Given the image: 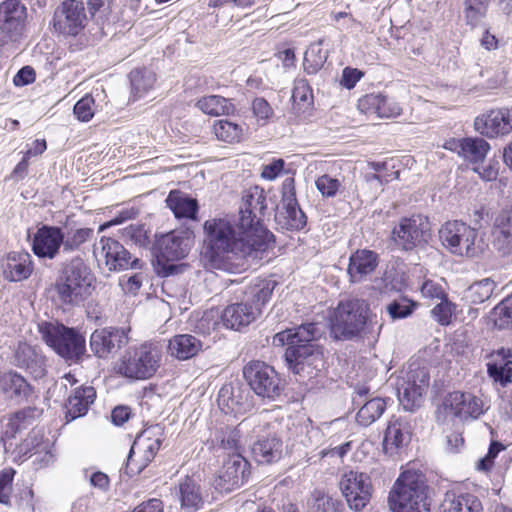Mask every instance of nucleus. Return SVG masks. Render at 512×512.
I'll use <instances>...</instances> for the list:
<instances>
[{"instance_id":"51","label":"nucleus","mask_w":512,"mask_h":512,"mask_svg":"<svg viewBox=\"0 0 512 512\" xmlns=\"http://www.w3.org/2000/svg\"><path fill=\"white\" fill-rule=\"evenodd\" d=\"M492 318L495 326L500 329H507L512 325V298H505L492 311Z\"/></svg>"},{"instance_id":"62","label":"nucleus","mask_w":512,"mask_h":512,"mask_svg":"<svg viewBox=\"0 0 512 512\" xmlns=\"http://www.w3.org/2000/svg\"><path fill=\"white\" fill-rule=\"evenodd\" d=\"M363 76L364 73L361 70L352 67H345L342 71L340 84L346 89H353Z\"/></svg>"},{"instance_id":"53","label":"nucleus","mask_w":512,"mask_h":512,"mask_svg":"<svg viewBox=\"0 0 512 512\" xmlns=\"http://www.w3.org/2000/svg\"><path fill=\"white\" fill-rule=\"evenodd\" d=\"M26 428V413L18 411L6 419L2 438L3 440L13 439L19 432Z\"/></svg>"},{"instance_id":"46","label":"nucleus","mask_w":512,"mask_h":512,"mask_svg":"<svg viewBox=\"0 0 512 512\" xmlns=\"http://www.w3.org/2000/svg\"><path fill=\"white\" fill-rule=\"evenodd\" d=\"M213 132L218 140L227 143H236L242 139V126L226 119L217 120L213 125Z\"/></svg>"},{"instance_id":"33","label":"nucleus","mask_w":512,"mask_h":512,"mask_svg":"<svg viewBox=\"0 0 512 512\" xmlns=\"http://www.w3.org/2000/svg\"><path fill=\"white\" fill-rule=\"evenodd\" d=\"M408 441L407 422L401 418H392L384 433V452L389 456H394Z\"/></svg>"},{"instance_id":"13","label":"nucleus","mask_w":512,"mask_h":512,"mask_svg":"<svg viewBox=\"0 0 512 512\" xmlns=\"http://www.w3.org/2000/svg\"><path fill=\"white\" fill-rule=\"evenodd\" d=\"M429 379L425 368L411 369L397 379V396L405 410L413 411L420 406L422 396L429 386Z\"/></svg>"},{"instance_id":"20","label":"nucleus","mask_w":512,"mask_h":512,"mask_svg":"<svg viewBox=\"0 0 512 512\" xmlns=\"http://www.w3.org/2000/svg\"><path fill=\"white\" fill-rule=\"evenodd\" d=\"M94 254L97 258L104 259L110 271L135 268L139 262L137 258H132L130 252L120 242L108 237H102L95 245Z\"/></svg>"},{"instance_id":"28","label":"nucleus","mask_w":512,"mask_h":512,"mask_svg":"<svg viewBox=\"0 0 512 512\" xmlns=\"http://www.w3.org/2000/svg\"><path fill=\"white\" fill-rule=\"evenodd\" d=\"M176 495L183 512H197L203 509L207 497L199 481L190 476L179 482Z\"/></svg>"},{"instance_id":"45","label":"nucleus","mask_w":512,"mask_h":512,"mask_svg":"<svg viewBox=\"0 0 512 512\" xmlns=\"http://www.w3.org/2000/svg\"><path fill=\"white\" fill-rule=\"evenodd\" d=\"M36 438L35 437H28L23 441V443L20 445L19 451L23 454H27L30 452V446L35 449V452L31 454V456H34V463L38 464L39 467H44L49 465L53 461V454L51 453L49 449V443H43L39 444L37 443L35 445Z\"/></svg>"},{"instance_id":"32","label":"nucleus","mask_w":512,"mask_h":512,"mask_svg":"<svg viewBox=\"0 0 512 512\" xmlns=\"http://www.w3.org/2000/svg\"><path fill=\"white\" fill-rule=\"evenodd\" d=\"M446 148L450 150H457L459 155L463 156L470 162L479 163L483 162L490 150V144L483 138L466 137L448 143Z\"/></svg>"},{"instance_id":"1","label":"nucleus","mask_w":512,"mask_h":512,"mask_svg":"<svg viewBox=\"0 0 512 512\" xmlns=\"http://www.w3.org/2000/svg\"><path fill=\"white\" fill-rule=\"evenodd\" d=\"M247 225L227 217L205 221L204 256L211 268L236 273L243 267L244 259L269 248L270 243Z\"/></svg>"},{"instance_id":"11","label":"nucleus","mask_w":512,"mask_h":512,"mask_svg":"<svg viewBox=\"0 0 512 512\" xmlns=\"http://www.w3.org/2000/svg\"><path fill=\"white\" fill-rule=\"evenodd\" d=\"M392 240L402 250L410 251L428 242L430 223L420 214L402 217L392 230Z\"/></svg>"},{"instance_id":"23","label":"nucleus","mask_w":512,"mask_h":512,"mask_svg":"<svg viewBox=\"0 0 512 512\" xmlns=\"http://www.w3.org/2000/svg\"><path fill=\"white\" fill-rule=\"evenodd\" d=\"M252 419L241 422L238 426H223L215 429L208 440L209 449L213 452L226 454L227 457L234 453H241L244 450L242 441L243 428L249 426Z\"/></svg>"},{"instance_id":"47","label":"nucleus","mask_w":512,"mask_h":512,"mask_svg":"<svg viewBox=\"0 0 512 512\" xmlns=\"http://www.w3.org/2000/svg\"><path fill=\"white\" fill-rule=\"evenodd\" d=\"M489 0H465L464 18L467 25L477 26L486 16Z\"/></svg>"},{"instance_id":"14","label":"nucleus","mask_w":512,"mask_h":512,"mask_svg":"<svg viewBox=\"0 0 512 512\" xmlns=\"http://www.w3.org/2000/svg\"><path fill=\"white\" fill-rule=\"evenodd\" d=\"M282 190V208L275 215L276 223L281 229L299 231L306 226L307 217L297 202L294 179H286Z\"/></svg>"},{"instance_id":"16","label":"nucleus","mask_w":512,"mask_h":512,"mask_svg":"<svg viewBox=\"0 0 512 512\" xmlns=\"http://www.w3.org/2000/svg\"><path fill=\"white\" fill-rule=\"evenodd\" d=\"M86 14L83 0H63L55 9L53 27L65 35H78L85 27Z\"/></svg>"},{"instance_id":"24","label":"nucleus","mask_w":512,"mask_h":512,"mask_svg":"<svg viewBox=\"0 0 512 512\" xmlns=\"http://www.w3.org/2000/svg\"><path fill=\"white\" fill-rule=\"evenodd\" d=\"M64 243V232L61 227L42 225L33 234L31 249L40 259H54Z\"/></svg>"},{"instance_id":"52","label":"nucleus","mask_w":512,"mask_h":512,"mask_svg":"<svg viewBox=\"0 0 512 512\" xmlns=\"http://www.w3.org/2000/svg\"><path fill=\"white\" fill-rule=\"evenodd\" d=\"M92 235L93 229L91 228H79L69 232L67 235L64 234L63 250L65 252L78 250Z\"/></svg>"},{"instance_id":"21","label":"nucleus","mask_w":512,"mask_h":512,"mask_svg":"<svg viewBox=\"0 0 512 512\" xmlns=\"http://www.w3.org/2000/svg\"><path fill=\"white\" fill-rule=\"evenodd\" d=\"M129 332V327L96 329L90 336V348L97 357L106 358L128 344Z\"/></svg>"},{"instance_id":"25","label":"nucleus","mask_w":512,"mask_h":512,"mask_svg":"<svg viewBox=\"0 0 512 512\" xmlns=\"http://www.w3.org/2000/svg\"><path fill=\"white\" fill-rule=\"evenodd\" d=\"M13 363L36 379L42 378L46 374V358L42 351L26 342L18 343L14 351Z\"/></svg>"},{"instance_id":"43","label":"nucleus","mask_w":512,"mask_h":512,"mask_svg":"<svg viewBox=\"0 0 512 512\" xmlns=\"http://www.w3.org/2000/svg\"><path fill=\"white\" fill-rule=\"evenodd\" d=\"M356 415V421L362 426H369L381 417L386 409V402L383 398L375 397L360 405Z\"/></svg>"},{"instance_id":"54","label":"nucleus","mask_w":512,"mask_h":512,"mask_svg":"<svg viewBox=\"0 0 512 512\" xmlns=\"http://www.w3.org/2000/svg\"><path fill=\"white\" fill-rule=\"evenodd\" d=\"M487 369L512 368V351L509 348H500L492 351L488 356Z\"/></svg>"},{"instance_id":"56","label":"nucleus","mask_w":512,"mask_h":512,"mask_svg":"<svg viewBox=\"0 0 512 512\" xmlns=\"http://www.w3.org/2000/svg\"><path fill=\"white\" fill-rule=\"evenodd\" d=\"M73 112L78 120L82 122L90 121L95 114L94 98L91 95L86 94L76 102Z\"/></svg>"},{"instance_id":"55","label":"nucleus","mask_w":512,"mask_h":512,"mask_svg":"<svg viewBox=\"0 0 512 512\" xmlns=\"http://www.w3.org/2000/svg\"><path fill=\"white\" fill-rule=\"evenodd\" d=\"M235 391L231 385H225L219 391L218 405L225 412H234L242 404L239 397L235 395Z\"/></svg>"},{"instance_id":"44","label":"nucleus","mask_w":512,"mask_h":512,"mask_svg":"<svg viewBox=\"0 0 512 512\" xmlns=\"http://www.w3.org/2000/svg\"><path fill=\"white\" fill-rule=\"evenodd\" d=\"M323 40L312 43L304 55V70L308 74H316L325 64L328 52L322 49Z\"/></svg>"},{"instance_id":"61","label":"nucleus","mask_w":512,"mask_h":512,"mask_svg":"<svg viewBox=\"0 0 512 512\" xmlns=\"http://www.w3.org/2000/svg\"><path fill=\"white\" fill-rule=\"evenodd\" d=\"M487 374L492 380L493 384L501 387H506L512 383V368H500L493 371V369H487Z\"/></svg>"},{"instance_id":"63","label":"nucleus","mask_w":512,"mask_h":512,"mask_svg":"<svg viewBox=\"0 0 512 512\" xmlns=\"http://www.w3.org/2000/svg\"><path fill=\"white\" fill-rule=\"evenodd\" d=\"M14 470L7 469L0 472V503H9V491L14 477Z\"/></svg>"},{"instance_id":"40","label":"nucleus","mask_w":512,"mask_h":512,"mask_svg":"<svg viewBox=\"0 0 512 512\" xmlns=\"http://www.w3.org/2000/svg\"><path fill=\"white\" fill-rule=\"evenodd\" d=\"M275 286L276 282L273 280H254L244 292L245 303H249L252 307H257V314H259L261 307L271 298Z\"/></svg>"},{"instance_id":"18","label":"nucleus","mask_w":512,"mask_h":512,"mask_svg":"<svg viewBox=\"0 0 512 512\" xmlns=\"http://www.w3.org/2000/svg\"><path fill=\"white\" fill-rule=\"evenodd\" d=\"M27 8L20 0H4L0 3V35L9 41H17L24 30Z\"/></svg>"},{"instance_id":"38","label":"nucleus","mask_w":512,"mask_h":512,"mask_svg":"<svg viewBox=\"0 0 512 512\" xmlns=\"http://www.w3.org/2000/svg\"><path fill=\"white\" fill-rule=\"evenodd\" d=\"M439 512H483L480 499L470 493L446 494Z\"/></svg>"},{"instance_id":"35","label":"nucleus","mask_w":512,"mask_h":512,"mask_svg":"<svg viewBox=\"0 0 512 512\" xmlns=\"http://www.w3.org/2000/svg\"><path fill=\"white\" fill-rule=\"evenodd\" d=\"M377 265V253L367 249H360L350 256L347 271L352 282H359L363 277L372 273Z\"/></svg>"},{"instance_id":"58","label":"nucleus","mask_w":512,"mask_h":512,"mask_svg":"<svg viewBox=\"0 0 512 512\" xmlns=\"http://www.w3.org/2000/svg\"><path fill=\"white\" fill-rule=\"evenodd\" d=\"M315 185L323 197L330 198L337 194L341 182L337 178L324 174L317 178Z\"/></svg>"},{"instance_id":"6","label":"nucleus","mask_w":512,"mask_h":512,"mask_svg":"<svg viewBox=\"0 0 512 512\" xmlns=\"http://www.w3.org/2000/svg\"><path fill=\"white\" fill-rule=\"evenodd\" d=\"M162 355V345L158 342L146 341L129 347L121 358L118 372L130 379H149L159 369Z\"/></svg>"},{"instance_id":"48","label":"nucleus","mask_w":512,"mask_h":512,"mask_svg":"<svg viewBox=\"0 0 512 512\" xmlns=\"http://www.w3.org/2000/svg\"><path fill=\"white\" fill-rule=\"evenodd\" d=\"M495 287L496 284L492 279H482L468 288L466 297L474 304L483 303L492 296Z\"/></svg>"},{"instance_id":"57","label":"nucleus","mask_w":512,"mask_h":512,"mask_svg":"<svg viewBox=\"0 0 512 512\" xmlns=\"http://www.w3.org/2000/svg\"><path fill=\"white\" fill-rule=\"evenodd\" d=\"M455 306L447 299V296L441 299V302L437 304L432 310V317L443 326L451 323L452 315L454 313Z\"/></svg>"},{"instance_id":"64","label":"nucleus","mask_w":512,"mask_h":512,"mask_svg":"<svg viewBox=\"0 0 512 512\" xmlns=\"http://www.w3.org/2000/svg\"><path fill=\"white\" fill-rule=\"evenodd\" d=\"M285 162L283 159H275L272 162L263 165L261 177L265 180H275L282 172Z\"/></svg>"},{"instance_id":"3","label":"nucleus","mask_w":512,"mask_h":512,"mask_svg":"<svg viewBox=\"0 0 512 512\" xmlns=\"http://www.w3.org/2000/svg\"><path fill=\"white\" fill-rule=\"evenodd\" d=\"M383 324L369 315L368 304L361 299L340 301L330 316V333L335 340H351L364 334L379 335Z\"/></svg>"},{"instance_id":"15","label":"nucleus","mask_w":512,"mask_h":512,"mask_svg":"<svg viewBox=\"0 0 512 512\" xmlns=\"http://www.w3.org/2000/svg\"><path fill=\"white\" fill-rule=\"evenodd\" d=\"M339 487L350 509L355 512L361 511L370 501L372 485L365 473L352 470L345 473Z\"/></svg>"},{"instance_id":"17","label":"nucleus","mask_w":512,"mask_h":512,"mask_svg":"<svg viewBox=\"0 0 512 512\" xmlns=\"http://www.w3.org/2000/svg\"><path fill=\"white\" fill-rule=\"evenodd\" d=\"M249 476V462L241 453H234L224 460L215 480V485L221 491L229 492L247 483Z\"/></svg>"},{"instance_id":"34","label":"nucleus","mask_w":512,"mask_h":512,"mask_svg":"<svg viewBox=\"0 0 512 512\" xmlns=\"http://www.w3.org/2000/svg\"><path fill=\"white\" fill-rule=\"evenodd\" d=\"M0 392L8 399L21 402L31 394V386L15 371L0 372Z\"/></svg>"},{"instance_id":"2","label":"nucleus","mask_w":512,"mask_h":512,"mask_svg":"<svg viewBox=\"0 0 512 512\" xmlns=\"http://www.w3.org/2000/svg\"><path fill=\"white\" fill-rule=\"evenodd\" d=\"M315 323H307L292 329H286L273 336L272 345H287L284 357L290 370L295 374L305 373L306 368L319 370L323 366L322 353L313 340L318 334Z\"/></svg>"},{"instance_id":"4","label":"nucleus","mask_w":512,"mask_h":512,"mask_svg":"<svg viewBox=\"0 0 512 512\" xmlns=\"http://www.w3.org/2000/svg\"><path fill=\"white\" fill-rule=\"evenodd\" d=\"M424 476L416 471H404L395 481L388 497L393 512H431Z\"/></svg>"},{"instance_id":"31","label":"nucleus","mask_w":512,"mask_h":512,"mask_svg":"<svg viewBox=\"0 0 512 512\" xmlns=\"http://www.w3.org/2000/svg\"><path fill=\"white\" fill-rule=\"evenodd\" d=\"M96 399V391L92 386L76 388L65 403V420L67 423L87 414Z\"/></svg>"},{"instance_id":"8","label":"nucleus","mask_w":512,"mask_h":512,"mask_svg":"<svg viewBox=\"0 0 512 512\" xmlns=\"http://www.w3.org/2000/svg\"><path fill=\"white\" fill-rule=\"evenodd\" d=\"M439 237L444 247L458 256L478 257L488 248L477 229L458 220L446 222L439 230Z\"/></svg>"},{"instance_id":"60","label":"nucleus","mask_w":512,"mask_h":512,"mask_svg":"<svg viewBox=\"0 0 512 512\" xmlns=\"http://www.w3.org/2000/svg\"><path fill=\"white\" fill-rule=\"evenodd\" d=\"M420 291L428 299H443L447 296L442 284L430 279L423 282Z\"/></svg>"},{"instance_id":"27","label":"nucleus","mask_w":512,"mask_h":512,"mask_svg":"<svg viewBox=\"0 0 512 512\" xmlns=\"http://www.w3.org/2000/svg\"><path fill=\"white\" fill-rule=\"evenodd\" d=\"M0 267L5 279L21 281L27 279L33 272L32 257L24 250L12 251L0 259Z\"/></svg>"},{"instance_id":"41","label":"nucleus","mask_w":512,"mask_h":512,"mask_svg":"<svg viewBox=\"0 0 512 512\" xmlns=\"http://www.w3.org/2000/svg\"><path fill=\"white\" fill-rule=\"evenodd\" d=\"M166 203L176 218L194 219L198 211L197 201L179 191H171Z\"/></svg>"},{"instance_id":"50","label":"nucleus","mask_w":512,"mask_h":512,"mask_svg":"<svg viewBox=\"0 0 512 512\" xmlns=\"http://www.w3.org/2000/svg\"><path fill=\"white\" fill-rule=\"evenodd\" d=\"M129 77L132 91L138 96L150 90L156 81L154 72L148 69H135L130 72Z\"/></svg>"},{"instance_id":"7","label":"nucleus","mask_w":512,"mask_h":512,"mask_svg":"<svg viewBox=\"0 0 512 512\" xmlns=\"http://www.w3.org/2000/svg\"><path fill=\"white\" fill-rule=\"evenodd\" d=\"M94 276L82 258L74 257L64 265L56 281V291L64 304L78 305L89 294Z\"/></svg>"},{"instance_id":"36","label":"nucleus","mask_w":512,"mask_h":512,"mask_svg":"<svg viewBox=\"0 0 512 512\" xmlns=\"http://www.w3.org/2000/svg\"><path fill=\"white\" fill-rule=\"evenodd\" d=\"M257 307L241 302L227 306L222 312V321L227 328L238 330L256 319Z\"/></svg>"},{"instance_id":"12","label":"nucleus","mask_w":512,"mask_h":512,"mask_svg":"<svg viewBox=\"0 0 512 512\" xmlns=\"http://www.w3.org/2000/svg\"><path fill=\"white\" fill-rule=\"evenodd\" d=\"M251 389L260 397L274 399L282 391L281 379L270 365L262 361H252L243 370Z\"/></svg>"},{"instance_id":"59","label":"nucleus","mask_w":512,"mask_h":512,"mask_svg":"<svg viewBox=\"0 0 512 512\" xmlns=\"http://www.w3.org/2000/svg\"><path fill=\"white\" fill-rule=\"evenodd\" d=\"M292 99L296 104H310L312 89L306 79H296L292 90Z\"/></svg>"},{"instance_id":"30","label":"nucleus","mask_w":512,"mask_h":512,"mask_svg":"<svg viewBox=\"0 0 512 512\" xmlns=\"http://www.w3.org/2000/svg\"><path fill=\"white\" fill-rule=\"evenodd\" d=\"M492 238L494 248L502 256L512 254V207L496 217L492 228Z\"/></svg>"},{"instance_id":"49","label":"nucleus","mask_w":512,"mask_h":512,"mask_svg":"<svg viewBox=\"0 0 512 512\" xmlns=\"http://www.w3.org/2000/svg\"><path fill=\"white\" fill-rule=\"evenodd\" d=\"M418 304L407 297H399L386 305V311L392 321L405 319L412 315Z\"/></svg>"},{"instance_id":"26","label":"nucleus","mask_w":512,"mask_h":512,"mask_svg":"<svg viewBox=\"0 0 512 512\" xmlns=\"http://www.w3.org/2000/svg\"><path fill=\"white\" fill-rule=\"evenodd\" d=\"M445 405L454 416L462 420L477 419L484 413L482 399L468 392L454 391L449 393Z\"/></svg>"},{"instance_id":"10","label":"nucleus","mask_w":512,"mask_h":512,"mask_svg":"<svg viewBox=\"0 0 512 512\" xmlns=\"http://www.w3.org/2000/svg\"><path fill=\"white\" fill-rule=\"evenodd\" d=\"M267 208L266 194L263 188L253 186L243 192L238 219L246 222L247 226L257 230L266 241L271 243L274 235L261 224V216Z\"/></svg>"},{"instance_id":"19","label":"nucleus","mask_w":512,"mask_h":512,"mask_svg":"<svg viewBox=\"0 0 512 512\" xmlns=\"http://www.w3.org/2000/svg\"><path fill=\"white\" fill-rule=\"evenodd\" d=\"M193 244V237L187 230H175L157 238L155 254L159 260L177 261L185 258Z\"/></svg>"},{"instance_id":"39","label":"nucleus","mask_w":512,"mask_h":512,"mask_svg":"<svg viewBox=\"0 0 512 512\" xmlns=\"http://www.w3.org/2000/svg\"><path fill=\"white\" fill-rule=\"evenodd\" d=\"M202 349L201 341L194 335H175L169 340L168 351L171 356L186 360L194 357Z\"/></svg>"},{"instance_id":"29","label":"nucleus","mask_w":512,"mask_h":512,"mask_svg":"<svg viewBox=\"0 0 512 512\" xmlns=\"http://www.w3.org/2000/svg\"><path fill=\"white\" fill-rule=\"evenodd\" d=\"M358 109L366 115H375L379 118L397 117L401 114L400 105L392 98L380 93H371L361 97L357 104Z\"/></svg>"},{"instance_id":"9","label":"nucleus","mask_w":512,"mask_h":512,"mask_svg":"<svg viewBox=\"0 0 512 512\" xmlns=\"http://www.w3.org/2000/svg\"><path fill=\"white\" fill-rule=\"evenodd\" d=\"M161 443L158 427H149L138 434L127 457L126 474L134 476L145 469L159 451Z\"/></svg>"},{"instance_id":"5","label":"nucleus","mask_w":512,"mask_h":512,"mask_svg":"<svg viewBox=\"0 0 512 512\" xmlns=\"http://www.w3.org/2000/svg\"><path fill=\"white\" fill-rule=\"evenodd\" d=\"M43 341L66 361L78 363L86 352V338L80 329L59 322L38 325Z\"/></svg>"},{"instance_id":"22","label":"nucleus","mask_w":512,"mask_h":512,"mask_svg":"<svg viewBox=\"0 0 512 512\" xmlns=\"http://www.w3.org/2000/svg\"><path fill=\"white\" fill-rule=\"evenodd\" d=\"M475 130L487 138L505 136L512 132V108L492 109L478 115Z\"/></svg>"},{"instance_id":"42","label":"nucleus","mask_w":512,"mask_h":512,"mask_svg":"<svg viewBox=\"0 0 512 512\" xmlns=\"http://www.w3.org/2000/svg\"><path fill=\"white\" fill-rule=\"evenodd\" d=\"M196 105L202 112L212 116L229 115L235 110L234 105L229 99L219 95L202 97L197 101Z\"/></svg>"},{"instance_id":"37","label":"nucleus","mask_w":512,"mask_h":512,"mask_svg":"<svg viewBox=\"0 0 512 512\" xmlns=\"http://www.w3.org/2000/svg\"><path fill=\"white\" fill-rule=\"evenodd\" d=\"M283 443L276 436L263 437L255 441L251 447L254 459L260 464H271L282 457Z\"/></svg>"}]
</instances>
